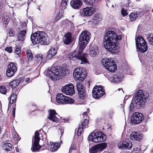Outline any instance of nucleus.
Listing matches in <instances>:
<instances>
[{
	"label": "nucleus",
	"mask_w": 153,
	"mask_h": 153,
	"mask_svg": "<svg viewBox=\"0 0 153 153\" xmlns=\"http://www.w3.org/2000/svg\"><path fill=\"white\" fill-rule=\"evenodd\" d=\"M90 33L87 30L82 32L79 37V46L77 53L74 52L71 54L70 58L71 60L80 61L81 64L89 63L87 57V54L82 53V51L88 44L90 39Z\"/></svg>",
	"instance_id": "1"
},
{
	"label": "nucleus",
	"mask_w": 153,
	"mask_h": 153,
	"mask_svg": "<svg viewBox=\"0 0 153 153\" xmlns=\"http://www.w3.org/2000/svg\"><path fill=\"white\" fill-rule=\"evenodd\" d=\"M122 39L121 35L117 36L114 31H108L105 36L103 40V44L105 48L108 51L112 53H116L117 46V40Z\"/></svg>",
	"instance_id": "2"
},
{
	"label": "nucleus",
	"mask_w": 153,
	"mask_h": 153,
	"mask_svg": "<svg viewBox=\"0 0 153 153\" xmlns=\"http://www.w3.org/2000/svg\"><path fill=\"white\" fill-rule=\"evenodd\" d=\"M148 95L143 92V90H139L136 92L134 100H132L129 107L131 111L135 107H140L143 105L146 102Z\"/></svg>",
	"instance_id": "3"
},
{
	"label": "nucleus",
	"mask_w": 153,
	"mask_h": 153,
	"mask_svg": "<svg viewBox=\"0 0 153 153\" xmlns=\"http://www.w3.org/2000/svg\"><path fill=\"white\" fill-rule=\"evenodd\" d=\"M31 40L33 44L40 43L42 45H48L49 44V38L46 33L43 31H38L32 34Z\"/></svg>",
	"instance_id": "4"
},
{
	"label": "nucleus",
	"mask_w": 153,
	"mask_h": 153,
	"mask_svg": "<svg viewBox=\"0 0 153 153\" xmlns=\"http://www.w3.org/2000/svg\"><path fill=\"white\" fill-rule=\"evenodd\" d=\"M66 72L67 70L62 68L59 70L55 67H52L48 74L52 80L56 81L59 79L60 77L66 76Z\"/></svg>",
	"instance_id": "5"
},
{
	"label": "nucleus",
	"mask_w": 153,
	"mask_h": 153,
	"mask_svg": "<svg viewBox=\"0 0 153 153\" xmlns=\"http://www.w3.org/2000/svg\"><path fill=\"white\" fill-rule=\"evenodd\" d=\"M73 75L76 80L79 81V83H76V87L77 91H78L84 89L82 85L79 83V82H82L83 81L85 76V74L82 72L79 68H76L74 71Z\"/></svg>",
	"instance_id": "6"
},
{
	"label": "nucleus",
	"mask_w": 153,
	"mask_h": 153,
	"mask_svg": "<svg viewBox=\"0 0 153 153\" xmlns=\"http://www.w3.org/2000/svg\"><path fill=\"white\" fill-rule=\"evenodd\" d=\"M135 42L137 51L142 53L147 51L148 48L147 43L142 36H138L135 39Z\"/></svg>",
	"instance_id": "7"
},
{
	"label": "nucleus",
	"mask_w": 153,
	"mask_h": 153,
	"mask_svg": "<svg viewBox=\"0 0 153 153\" xmlns=\"http://www.w3.org/2000/svg\"><path fill=\"white\" fill-rule=\"evenodd\" d=\"M89 140L95 143L104 141L106 139L105 135L100 131H97L95 133H92L88 137Z\"/></svg>",
	"instance_id": "8"
},
{
	"label": "nucleus",
	"mask_w": 153,
	"mask_h": 153,
	"mask_svg": "<svg viewBox=\"0 0 153 153\" xmlns=\"http://www.w3.org/2000/svg\"><path fill=\"white\" fill-rule=\"evenodd\" d=\"M102 63L105 68L109 71L113 72L117 69V65L114 62H111L109 59L102 58Z\"/></svg>",
	"instance_id": "9"
},
{
	"label": "nucleus",
	"mask_w": 153,
	"mask_h": 153,
	"mask_svg": "<svg viewBox=\"0 0 153 153\" xmlns=\"http://www.w3.org/2000/svg\"><path fill=\"white\" fill-rule=\"evenodd\" d=\"M56 102L59 104H72L74 100L71 98L68 97L61 93H58L56 97Z\"/></svg>",
	"instance_id": "10"
},
{
	"label": "nucleus",
	"mask_w": 153,
	"mask_h": 153,
	"mask_svg": "<svg viewBox=\"0 0 153 153\" xmlns=\"http://www.w3.org/2000/svg\"><path fill=\"white\" fill-rule=\"evenodd\" d=\"M105 93L102 87L101 86L95 85L92 91V97L95 99H98Z\"/></svg>",
	"instance_id": "11"
},
{
	"label": "nucleus",
	"mask_w": 153,
	"mask_h": 153,
	"mask_svg": "<svg viewBox=\"0 0 153 153\" xmlns=\"http://www.w3.org/2000/svg\"><path fill=\"white\" fill-rule=\"evenodd\" d=\"M39 135L38 132L36 131L35 133V135L34 137V141H32V144L31 150L33 152H36L39 150L41 148V146H39V143L40 138L39 137Z\"/></svg>",
	"instance_id": "12"
},
{
	"label": "nucleus",
	"mask_w": 153,
	"mask_h": 153,
	"mask_svg": "<svg viewBox=\"0 0 153 153\" xmlns=\"http://www.w3.org/2000/svg\"><path fill=\"white\" fill-rule=\"evenodd\" d=\"M107 146V144L103 143L92 147L89 150L90 153H100Z\"/></svg>",
	"instance_id": "13"
},
{
	"label": "nucleus",
	"mask_w": 153,
	"mask_h": 153,
	"mask_svg": "<svg viewBox=\"0 0 153 153\" xmlns=\"http://www.w3.org/2000/svg\"><path fill=\"white\" fill-rule=\"evenodd\" d=\"M61 90L63 93L67 95H72L75 93L74 86L71 83L62 87Z\"/></svg>",
	"instance_id": "14"
},
{
	"label": "nucleus",
	"mask_w": 153,
	"mask_h": 153,
	"mask_svg": "<svg viewBox=\"0 0 153 153\" xmlns=\"http://www.w3.org/2000/svg\"><path fill=\"white\" fill-rule=\"evenodd\" d=\"M95 11L91 7H87L83 8L80 10V15L82 17L89 16L93 14Z\"/></svg>",
	"instance_id": "15"
},
{
	"label": "nucleus",
	"mask_w": 153,
	"mask_h": 153,
	"mask_svg": "<svg viewBox=\"0 0 153 153\" xmlns=\"http://www.w3.org/2000/svg\"><path fill=\"white\" fill-rule=\"evenodd\" d=\"M8 68L7 69L6 74L7 76L9 77L12 76L17 71V68L15 65L12 62H10L8 66Z\"/></svg>",
	"instance_id": "16"
},
{
	"label": "nucleus",
	"mask_w": 153,
	"mask_h": 153,
	"mask_svg": "<svg viewBox=\"0 0 153 153\" xmlns=\"http://www.w3.org/2000/svg\"><path fill=\"white\" fill-rule=\"evenodd\" d=\"M132 117L131 120V122L134 124L139 123L144 119L143 115L141 113L138 112L134 113Z\"/></svg>",
	"instance_id": "17"
},
{
	"label": "nucleus",
	"mask_w": 153,
	"mask_h": 153,
	"mask_svg": "<svg viewBox=\"0 0 153 153\" xmlns=\"http://www.w3.org/2000/svg\"><path fill=\"white\" fill-rule=\"evenodd\" d=\"M118 148L122 150L130 149L132 147V144L128 139L121 142L118 145Z\"/></svg>",
	"instance_id": "18"
},
{
	"label": "nucleus",
	"mask_w": 153,
	"mask_h": 153,
	"mask_svg": "<svg viewBox=\"0 0 153 153\" xmlns=\"http://www.w3.org/2000/svg\"><path fill=\"white\" fill-rule=\"evenodd\" d=\"M73 37L72 36L71 33L70 32L66 33L63 38V42L66 45L70 44L73 40Z\"/></svg>",
	"instance_id": "19"
},
{
	"label": "nucleus",
	"mask_w": 153,
	"mask_h": 153,
	"mask_svg": "<svg viewBox=\"0 0 153 153\" xmlns=\"http://www.w3.org/2000/svg\"><path fill=\"white\" fill-rule=\"evenodd\" d=\"M142 133L136 131H133L130 135V138L133 140H140L142 139Z\"/></svg>",
	"instance_id": "20"
},
{
	"label": "nucleus",
	"mask_w": 153,
	"mask_h": 153,
	"mask_svg": "<svg viewBox=\"0 0 153 153\" xmlns=\"http://www.w3.org/2000/svg\"><path fill=\"white\" fill-rule=\"evenodd\" d=\"M49 116L48 117V119L53 122H55L56 123L58 122L59 121L58 118L56 116L57 115V114L54 110H50L49 111Z\"/></svg>",
	"instance_id": "21"
},
{
	"label": "nucleus",
	"mask_w": 153,
	"mask_h": 153,
	"mask_svg": "<svg viewBox=\"0 0 153 153\" xmlns=\"http://www.w3.org/2000/svg\"><path fill=\"white\" fill-rule=\"evenodd\" d=\"M83 3L81 0H73L71 1L70 5L75 9H79L82 5Z\"/></svg>",
	"instance_id": "22"
},
{
	"label": "nucleus",
	"mask_w": 153,
	"mask_h": 153,
	"mask_svg": "<svg viewBox=\"0 0 153 153\" xmlns=\"http://www.w3.org/2000/svg\"><path fill=\"white\" fill-rule=\"evenodd\" d=\"M23 81V78L19 77L11 81L10 82L9 85L12 88H14L18 86L21 82Z\"/></svg>",
	"instance_id": "23"
},
{
	"label": "nucleus",
	"mask_w": 153,
	"mask_h": 153,
	"mask_svg": "<svg viewBox=\"0 0 153 153\" xmlns=\"http://www.w3.org/2000/svg\"><path fill=\"white\" fill-rule=\"evenodd\" d=\"M108 79L111 82L118 83L122 80V77L119 74H118L117 75H114L112 77H109Z\"/></svg>",
	"instance_id": "24"
},
{
	"label": "nucleus",
	"mask_w": 153,
	"mask_h": 153,
	"mask_svg": "<svg viewBox=\"0 0 153 153\" xmlns=\"http://www.w3.org/2000/svg\"><path fill=\"white\" fill-rule=\"evenodd\" d=\"M89 53L90 56L94 57L99 53L98 47L96 45L92 46L89 51Z\"/></svg>",
	"instance_id": "25"
},
{
	"label": "nucleus",
	"mask_w": 153,
	"mask_h": 153,
	"mask_svg": "<svg viewBox=\"0 0 153 153\" xmlns=\"http://www.w3.org/2000/svg\"><path fill=\"white\" fill-rule=\"evenodd\" d=\"M57 49L54 47L51 48L46 56V58L47 59H51L57 53Z\"/></svg>",
	"instance_id": "26"
},
{
	"label": "nucleus",
	"mask_w": 153,
	"mask_h": 153,
	"mask_svg": "<svg viewBox=\"0 0 153 153\" xmlns=\"http://www.w3.org/2000/svg\"><path fill=\"white\" fill-rule=\"evenodd\" d=\"M27 32V31L26 30H21L18 33V40L22 41H24Z\"/></svg>",
	"instance_id": "27"
},
{
	"label": "nucleus",
	"mask_w": 153,
	"mask_h": 153,
	"mask_svg": "<svg viewBox=\"0 0 153 153\" xmlns=\"http://www.w3.org/2000/svg\"><path fill=\"white\" fill-rule=\"evenodd\" d=\"M51 150L53 152L56 151L59 148L58 144L57 143H53L52 142H50L49 146Z\"/></svg>",
	"instance_id": "28"
},
{
	"label": "nucleus",
	"mask_w": 153,
	"mask_h": 153,
	"mask_svg": "<svg viewBox=\"0 0 153 153\" xmlns=\"http://www.w3.org/2000/svg\"><path fill=\"white\" fill-rule=\"evenodd\" d=\"M3 148L4 150L7 151H10L12 150V145L10 143L4 144L3 146Z\"/></svg>",
	"instance_id": "29"
},
{
	"label": "nucleus",
	"mask_w": 153,
	"mask_h": 153,
	"mask_svg": "<svg viewBox=\"0 0 153 153\" xmlns=\"http://www.w3.org/2000/svg\"><path fill=\"white\" fill-rule=\"evenodd\" d=\"M100 0H83L84 2L86 4L91 5L97 2Z\"/></svg>",
	"instance_id": "30"
},
{
	"label": "nucleus",
	"mask_w": 153,
	"mask_h": 153,
	"mask_svg": "<svg viewBox=\"0 0 153 153\" xmlns=\"http://www.w3.org/2000/svg\"><path fill=\"white\" fill-rule=\"evenodd\" d=\"M78 94L81 99H84L86 95L85 89H82V90L78 91Z\"/></svg>",
	"instance_id": "31"
},
{
	"label": "nucleus",
	"mask_w": 153,
	"mask_h": 153,
	"mask_svg": "<svg viewBox=\"0 0 153 153\" xmlns=\"http://www.w3.org/2000/svg\"><path fill=\"white\" fill-rule=\"evenodd\" d=\"M138 13H131L129 15L131 21H135L138 17Z\"/></svg>",
	"instance_id": "32"
},
{
	"label": "nucleus",
	"mask_w": 153,
	"mask_h": 153,
	"mask_svg": "<svg viewBox=\"0 0 153 153\" xmlns=\"http://www.w3.org/2000/svg\"><path fill=\"white\" fill-rule=\"evenodd\" d=\"M43 59V56L41 54H37L35 56V59L37 62H39L41 64L42 61Z\"/></svg>",
	"instance_id": "33"
},
{
	"label": "nucleus",
	"mask_w": 153,
	"mask_h": 153,
	"mask_svg": "<svg viewBox=\"0 0 153 153\" xmlns=\"http://www.w3.org/2000/svg\"><path fill=\"white\" fill-rule=\"evenodd\" d=\"M147 38L150 44L153 45V34L151 33L148 35Z\"/></svg>",
	"instance_id": "34"
},
{
	"label": "nucleus",
	"mask_w": 153,
	"mask_h": 153,
	"mask_svg": "<svg viewBox=\"0 0 153 153\" xmlns=\"http://www.w3.org/2000/svg\"><path fill=\"white\" fill-rule=\"evenodd\" d=\"M55 13L56 17L55 20L56 21H57L62 18V14L60 13L59 10H56Z\"/></svg>",
	"instance_id": "35"
},
{
	"label": "nucleus",
	"mask_w": 153,
	"mask_h": 153,
	"mask_svg": "<svg viewBox=\"0 0 153 153\" xmlns=\"http://www.w3.org/2000/svg\"><path fill=\"white\" fill-rule=\"evenodd\" d=\"M88 120L87 119H85L84 121L82 123L81 125H80V126H81V127L83 129L88 127Z\"/></svg>",
	"instance_id": "36"
},
{
	"label": "nucleus",
	"mask_w": 153,
	"mask_h": 153,
	"mask_svg": "<svg viewBox=\"0 0 153 153\" xmlns=\"http://www.w3.org/2000/svg\"><path fill=\"white\" fill-rule=\"evenodd\" d=\"M93 22H94L96 23V22H99L101 21L102 19V18L100 17L98 15H95L93 19Z\"/></svg>",
	"instance_id": "37"
},
{
	"label": "nucleus",
	"mask_w": 153,
	"mask_h": 153,
	"mask_svg": "<svg viewBox=\"0 0 153 153\" xmlns=\"http://www.w3.org/2000/svg\"><path fill=\"white\" fill-rule=\"evenodd\" d=\"M27 55L28 59L29 60H31L33 56L32 53L31 51L29 50H28L27 51Z\"/></svg>",
	"instance_id": "38"
},
{
	"label": "nucleus",
	"mask_w": 153,
	"mask_h": 153,
	"mask_svg": "<svg viewBox=\"0 0 153 153\" xmlns=\"http://www.w3.org/2000/svg\"><path fill=\"white\" fill-rule=\"evenodd\" d=\"M7 89L5 86L4 85L0 86V92L1 93L5 94L6 93Z\"/></svg>",
	"instance_id": "39"
},
{
	"label": "nucleus",
	"mask_w": 153,
	"mask_h": 153,
	"mask_svg": "<svg viewBox=\"0 0 153 153\" xmlns=\"http://www.w3.org/2000/svg\"><path fill=\"white\" fill-rule=\"evenodd\" d=\"M13 137L14 139V140L17 141H18L20 140L19 137V135L18 134L15 133L14 134H13Z\"/></svg>",
	"instance_id": "40"
},
{
	"label": "nucleus",
	"mask_w": 153,
	"mask_h": 153,
	"mask_svg": "<svg viewBox=\"0 0 153 153\" xmlns=\"http://www.w3.org/2000/svg\"><path fill=\"white\" fill-rule=\"evenodd\" d=\"M83 129V128H82L81 127V126H80V125H79L77 132V135L79 136L81 135Z\"/></svg>",
	"instance_id": "41"
},
{
	"label": "nucleus",
	"mask_w": 153,
	"mask_h": 153,
	"mask_svg": "<svg viewBox=\"0 0 153 153\" xmlns=\"http://www.w3.org/2000/svg\"><path fill=\"white\" fill-rule=\"evenodd\" d=\"M21 28L22 29V30H25L27 31V24L25 22H23L21 25Z\"/></svg>",
	"instance_id": "42"
},
{
	"label": "nucleus",
	"mask_w": 153,
	"mask_h": 153,
	"mask_svg": "<svg viewBox=\"0 0 153 153\" xmlns=\"http://www.w3.org/2000/svg\"><path fill=\"white\" fill-rule=\"evenodd\" d=\"M15 52L16 54L18 55V57L20 56L21 54V50L19 48H16L15 51Z\"/></svg>",
	"instance_id": "43"
},
{
	"label": "nucleus",
	"mask_w": 153,
	"mask_h": 153,
	"mask_svg": "<svg viewBox=\"0 0 153 153\" xmlns=\"http://www.w3.org/2000/svg\"><path fill=\"white\" fill-rule=\"evenodd\" d=\"M121 14L122 15L125 16L128 15V13L126 10L122 8L121 11Z\"/></svg>",
	"instance_id": "44"
},
{
	"label": "nucleus",
	"mask_w": 153,
	"mask_h": 153,
	"mask_svg": "<svg viewBox=\"0 0 153 153\" xmlns=\"http://www.w3.org/2000/svg\"><path fill=\"white\" fill-rule=\"evenodd\" d=\"M5 50L9 52V53H11L12 52V48L11 47H6L5 49Z\"/></svg>",
	"instance_id": "45"
},
{
	"label": "nucleus",
	"mask_w": 153,
	"mask_h": 153,
	"mask_svg": "<svg viewBox=\"0 0 153 153\" xmlns=\"http://www.w3.org/2000/svg\"><path fill=\"white\" fill-rule=\"evenodd\" d=\"M14 32L12 29H10L9 31V35L10 36H13L14 35Z\"/></svg>",
	"instance_id": "46"
},
{
	"label": "nucleus",
	"mask_w": 153,
	"mask_h": 153,
	"mask_svg": "<svg viewBox=\"0 0 153 153\" xmlns=\"http://www.w3.org/2000/svg\"><path fill=\"white\" fill-rule=\"evenodd\" d=\"M67 3L62 2V1L61 7L63 9H65L66 8L65 6L67 4Z\"/></svg>",
	"instance_id": "47"
},
{
	"label": "nucleus",
	"mask_w": 153,
	"mask_h": 153,
	"mask_svg": "<svg viewBox=\"0 0 153 153\" xmlns=\"http://www.w3.org/2000/svg\"><path fill=\"white\" fill-rule=\"evenodd\" d=\"M76 149L74 145H71L70 148L69 153H71L72 151L73 150H75Z\"/></svg>",
	"instance_id": "48"
},
{
	"label": "nucleus",
	"mask_w": 153,
	"mask_h": 153,
	"mask_svg": "<svg viewBox=\"0 0 153 153\" xmlns=\"http://www.w3.org/2000/svg\"><path fill=\"white\" fill-rule=\"evenodd\" d=\"M16 97L17 95L16 94L13 93L11 95L10 99H14L16 100Z\"/></svg>",
	"instance_id": "49"
},
{
	"label": "nucleus",
	"mask_w": 153,
	"mask_h": 153,
	"mask_svg": "<svg viewBox=\"0 0 153 153\" xmlns=\"http://www.w3.org/2000/svg\"><path fill=\"white\" fill-rule=\"evenodd\" d=\"M16 100V99H10V102L11 104H13Z\"/></svg>",
	"instance_id": "50"
},
{
	"label": "nucleus",
	"mask_w": 153,
	"mask_h": 153,
	"mask_svg": "<svg viewBox=\"0 0 153 153\" xmlns=\"http://www.w3.org/2000/svg\"><path fill=\"white\" fill-rule=\"evenodd\" d=\"M59 131H60V133L61 134V136L62 135V134H63L64 133V130H63V129L62 128L59 129Z\"/></svg>",
	"instance_id": "51"
},
{
	"label": "nucleus",
	"mask_w": 153,
	"mask_h": 153,
	"mask_svg": "<svg viewBox=\"0 0 153 153\" xmlns=\"http://www.w3.org/2000/svg\"><path fill=\"white\" fill-rule=\"evenodd\" d=\"M144 11H141L140 12H140H138V13H139V14L140 15V16H142L144 14Z\"/></svg>",
	"instance_id": "52"
},
{
	"label": "nucleus",
	"mask_w": 153,
	"mask_h": 153,
	"mask_svg": "<svg viewBox=\"0 0 153 153\" xmlns=\"http://www.w3.org/2000/svg\"><path fill=\"white\" fill-rule=\"evenodd\" d=\"M68 23H70L71 24V27H73L74 26V24L72 23L71 21H68Z\"/></svg>",
	"instance_id": "53"
},
{
	"label": "nucleus",
	"mask_w": 153,
	"mask_h": 153,
	"mask_svg": "<svg viewBox=\"0 0 153 153\" xmlns=\"http://www.w3.org/2000/svg\"><path fill=\"white\" fill-rule=\"evenodd\" d=\"M20 60L21 62V64H23L24 63V60H23V59H20Z\"/></svg>",
	"instance_id": "54"
},
{
	"label": "nucleus",
	"mask_w": 153,
	"mask_h": 153,
	"mask_svg": "<svg viewBox=\"0 0 153 153\" xmlns=\"http://www.w3.org/2000/svg\"><path fill=\"white\" fill-rule=\"evenodd\" d=\"M83 116H86L87 115V113L86 112H85L83 113Z\"/></svg>",
	"instance_id": "55"
},
{
	"label": "nucleus",
	"mask_w": 153,
	"mask_h": 153,
	"mask_svg": "<svg viewBox=\"0 0 153 153\" xmlns=\"http://www.w3.org/2000/svg\"><path fill=\"white\" fill-rule=\"evenodd\" d=\"M68 0H62V1L67 2L68 3Z\"/></svg>",
	"instance_id": "56"
},
{
	"label": "nucleus",
	"mask_w": 153,
	"mask_h": 153,
	"mask_svg": "<svg viewBox=\"0 0 153 153\" xmlns=\"http://www.w3.org/2000/svg\"><path fill=\"white\" fill-rule=\"evenodd\" d=\"M15 108H13V113H15Z\"/></svg>",
	"instance_id": "57"
},
{
	"label": "nucleus",
	"mask_w": 153,
	"mask_h": 153,
	"mask_svg": "<svg viewBox=\"0 0 153 153\" xmlns=\"http://www.w3.org/2000/svg\"><path fill=\"white\" fill-rule=\"evenodd\" d=\"M118 91H120V90H122V91L123 92V90H122V89H121V88H119V89H118Z\"/></svg>",
	"instance_id": "58"
},
{
	"label": "nucleus",
	"mask_w": 153,
	"mask_h": 153,
	"mask_svg": "<svg viewBox=\"0 0 153 153\" xmlns=\"http://www.w3.org/2000/svg\"><path fill=\"white\" fill-rule=\"evenodd\" d=\"M103 153H109L108 152H107V151H104Z\"/></svg>",
	"instance_id": "59"
},
{
	"label": "nucleus",
	"mask_w": 153,
	"mask_h": 153,
	"mask_svg": "<svg viewBox=\"0 0 153 153\" xmlns=\"http://www.w3.org/2000/svg\"><path fill=\"white\" fill-rule=\"evenodd\" d=\"M88 85H90V82L89 81H88Z\"/></svg>",
	"instance_id": "60"
},
{
	"label": "nucleus",
	"mask_w": 153,
	"mask_h": 153,
	"mask_svg": "<svg viewBox=\"0 0 153 153\" xmlns=\"http://www.w3.org/2000/svg\"><path fill=\"white\" fill-rule=\"evenodd\" d=\"M30 80V79L29 78H27L26 79V81H27V80Z\"/></svg>",
	"instance_id": "61"
},
{
	"label": "nucleus",
	"mask_w": 153,
	"mask_h": 153,
	"mask_svg": "<svg viewBox=\"0 0 153 153\" xmlns=\"http://www.w3.org/2000/svg\"><path fill=\"white\" fill-rule=\"evenodd\" d=\"M13 116L14 117L15 115V113H13Z\"/></svg>",
	"instance_id": "62"
},
{
	"label": "nucleus",
	"mask_w": 153,
	"mask_h": 153,
	"mask_svg": "<svg viewBox=\"0 0 153 153\" xmlns=\"http://www.w3.org/2000/svg\"><path fill=\"white\" fill-rule=\"evenodd\" d=\"M16 151H17L18 150L16 149Z\"/></svg>",
	"instance_id": "63"
},
{
	"label": "nucleus",
	"mask_w": 153,
	"mask_h": 153,
	"mask_svg": "<svg viewBox=\"0 0 153 153\" xmlns=\"http://www.w3.org/2000/svg\"><path fill=\"white\" fill-rule=\"evenodd\" d=\"M152 11L153 12V9L152 10Z\"/></svg>",
	"instance_id": "64"
}]
</instances>
